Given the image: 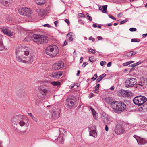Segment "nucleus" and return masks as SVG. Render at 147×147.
<instances>
[{"instance_id":"nucleus-1","label":"nucleus","mask_w":147,"mask_h":147,"mask_svg":"<svg viewBox=\"0 0 147 147\" xmlns=\"http://www.w3.org/2000/svg\"><path fill=\"white\" fill-rule=\"evenodd\" d=\"M29 48L26 46L18 47L16 51V59L18 62L24 63L31 64L35 59L34 55L26 57L29 54Z\"/></svg>"},{"instance_id":"nucleus-2","label":"nucleus","mask_w":147,"mask_h":147,"mask_svg":"<svg viewBox=\"0 0 147 147\" xmlns=\"http://www.w3.org/2000/svg\"><path fill=\"white\" fill-rule=\"evenodd\" d=\"M111 107L112 110L116 112L121 113L126 109V105L123 102H113L110 103Z\"/></svg>"},{"instance_id":"nucleus-3","label":"nucleus","mask_w":147,"mask_h":147,"mask_svg":"<svg viewBox=\"0 0 147 147\" xmlns=\"http://www.w3.org/2000/svg\"><path fill=\"white\" fill-rule=\"evenodd\" d=\"M22 117V116L20 115L16 116L13 118L12 124L16 130H18L17 126H19V125L21 127L24 125L26 126L27 127H28V125L26 124L25 120L23 119Z\"/></svg>"},{"instance_id":"nucleus-4","label":"nucleus","mask_w":147,"mask_h":147,"mask_svg":"<svg viewBox=\"0 0 147 147\" xmlns=\"http://www.w3.org/2000/svg\"><path fill=\"white\" fill-rule=\"evenodd\" d=\"M58 52V47L55 45H50L45 50V53L52 57H55Z\"/></svg>"},{"instance_id":"nucleus-5","label":"nucleus","mask_w":147,"mask_h":147,"mask_svg":"<svg viewBox=\"0 0 147 147\" xmlns=\"http://www.w3.org/2000/svg\"><path fill=\"white\" fill-rule=\"evenodd\" d=\"M34 42L40 44L47 43L48 42V38L43 35L34 34L33 36Z\"/></svg>"},{"instance_id":"nucleus-6","label":"nucleus","mask_w":147,"mask_h":147,"mask_svg":"<svg viewBox=\"0 0 147 147\" xmlns=\"http://www.w3.org/2000/svg\"><path fill=\"white\" fill-rule=\"evenodd\" d=\"M147 100V98L146 97L140 95L135 97L133 100V102L136 105L140 106L142 105Z\"/></svg>"},{"instance_id":"nucleus-7","label":"nucleus","mask_w":147,"mask_h":147,"mask_svg":"<svg viewBox=\"0 0 147 147\" xmlns=\"http://www.w3.org/2000/svg\"><path fill=\"white\" fill-rule=\"evenodd\" d=\"M137 82L136 80L132 78L127 79L125 82V86L127 88L133 87Z\"/></svg>"},{"instance_id":"nucleus-8","label":"nucleus","mask_w":147,"mask_h":147,"mask_svg":"<svg viewBox=\"0 0 147 147\" xmlns=\"http://www.w3.org/2000/svg\"><path fill=\"white\" fill-rule=\"evenodd\" d=\"M133 137L137 140L138 144L141 145L147 144V138H142L136 135H134Z\"/></svg>"},{"instance_id":"nucleus-9","label":"nucleus","mask_w":147,"mask_h":147,"mask_svg":"<svg viewBox=\"0 0 147 147\" xmlns=\"http://www.w3.org/2000/svg\"><path fill=\"white\" fill-rule=\"evenodd\" d=\"M18 11L19 14L22 15L29 16L31 14V9L26 7L19 9Z\"/></svg>"},{"instance_id":"nucleus-10","label":"nucleus","mask_w":147,"mask_h":147,"mask_svg":"<svg viewBox=\"0 0 147 147\" xmlns=\"http://www.w3.org/2000/svg\"><path fill=\"white\" fill-rule=\"evenodd\" d=\"M1 29L3 32L7 35L10 37L13 36L14 33L11 32L8 27L3 26L1 27Z\"/></svg>"},{"instance_id":"nucleus-11","label":"nucleus","mask_w":147,"mask_h":147,"mask_svg":"<svg viewBox=\"0 0 147 147\" xmlns=\"http://www.w3.org/2000/svg\"><path fill=\"white\" fill-rule=\"evenodd\" d=\"M16 94L18 97L20 99L24 98L26 94L25 90L23 88H21L17 90Z\"/></svg>"},{"instance_id":"nucleus-12","label":"nucleus","mask_w":147,"mask_h":147,"mask_svg":"<svg viewBox=\"0 0 147 147\" xmlns=\"http://www.w3.org/2000/svg\"><path fill=\"white\" fill-rule=\"evenodd\" d=\"M115 131L117 134L119 135L123 133L125 130L121 125L117 123L116 126Z\"/></svg>"},{"instance_id":"nucleus-13","label":"nucleus","mask_w":147,"mask_h":147,"mask_svg":"<svg viewBox=\"0 0 147 147\" xmlns=\"http://www.w3.org/2000/svg\"><path fill=\"white\" fill-rule=\"evenodd\" d=\"M64 66L63 63L61 61H58L54 64L52 66V68L55 70H59L63 67Z\"/></svg>"},{"instance_id":"nucleus-14","label":"nucleus","mask_w":147,"mask_h":147,"mask_svg":"<svg viewBox=\"0 0 147 147\" xmlns=\"http://www.w3.org/2000/svg\"><path fill=\"white\" fill-rule=\"evenodd\" d=\"M74 96H70L67 99V105L69 106H70L69 107H71L74 105V102L75 100L74 99Z\"/></svg>"},{"instance_id":"nucleus-15","label":"nucleus","mask_w":147,"mask_h":147,"mask_svg":"<svg viewBox=\"0 0 147 147\" xmlns=\"http://www.w3.org/2000/svg\"><path fill=\"white\" fill-rule=\"evenodd\" d=\"M101 117L102 120L105 124L110 123L111 121V119L107 115H105V116L102 115Z\"/></svg>"},{"instance_id":"nucleus-16","label":"nucleus","mask_w":147,"mask_h":147,"mask_svg":"<svg viewBox=\"0 0 147 147\" xmlns=\"http://www.w3.org/2000/svg\"><path fill=\"white\" fill-rule=\"evenodd\" d=\"M62 75V72L61 71L54 72L51 73L50 76L51 77L55 78H58Z\"/></svg>"},{"instance_id":"nucleus-17","label":"nucleus","mask_w":147,"mask_h":147,"mask_svg":"<svg viewBox=\"0 0 147 147\" xmlns=\"http://www.w3.org/2000/svg\"><path fill=\"white\" fill-rule=\"evenodd\" d=\"M38 90L39 92L42 95L45 96L47 95L49 91L46 89L43 88L42 87L38 86Z\"/></svg>"},{"instance_id":"nucleus-18","label":"nucleus","mask_w":147,"mask_h":147,"mask_svg":"<svg viewBox=\"0 0 147 147\" xmlns=\"http://www.w3.org/2000/svg\"><path fill=\"white\" fill-rule=\"evenodd\" d=\"M12 1V0H0V3L4 6H7L9 5Z\"/></svg>"},{"instance_id":"nucleus-19","label":"nucleus","mask_w":147,"mask_h":147,"mask_svg":"<svg viewBox=\"0 0 147 147\" xmlns=\"http://www.w3.org/2000/svg\"><path fill=\"white\" fill-rule=\"evenodd\" d=\"M59 116V113L55 111H53L52 114V117L54 120L57 119Z\"/></svg>"},{"instance_id":"nucleus-20","label":"nucleus","mask_w":147,"mask_h":147,"mask_svg":"<svg viewBox=\"0 0 147 147\" xmlns=\"http://www.w3.org/2000/svg\"><path fill=\"white\" fill-rule=\"evenodd\" d=\"M3 36L0 34V51L3 50L5 48L3 44Z\"/></svg>"},{"instance_id":"nucleus-21","label":"nucleus","mask_w":147,"mask_h":147,"mask_svg":"<svg viewBox=\"0 0 147 147\" xmlns=\"http://www.w3.org/2000/svg\"><path fill=\"white\" fill-rule=\"evenodd\" d=\"M107 6L106 5H105L103 6H100L99 7V9L100 10H103V11H102V12L104 13H106V12L107 11Z\"/></svg>"},{"instance_id":"nucleus-22","label":"nucleus","mask_w":147,"mask_h":147,"mask_svg":"<svg viewBox=\"0 0 147 147\" xmlns=\"http://www.w3.org/2000/svg\"><path fill=\"white\" fill-rule=\"evenodd\" d=\"M89 133L90 135L93 136L94 137H95L97 136V133L94 130H90Z\"/></svg>"},{"instance_id":"nucleus-23","label":"nucleus","mask_w":147,"mask_h":147,"mask_svg":"<svg viewBox=\"0 0 147 147\" xmlns=\"http://www.w3.org/2000/svg\"><path fill=\"white\" fill-rule=\"evenodd\" d=\"M121 95L122 96H124L125 94H128L129 95L131 94V93L130 91L126 90H121Z\"/></svg>"},{"instance_id":"nucleus-24","label":"nucleus","mask_w":147,"mask_h":147,"mask_svg":"<svg viewBox=\"0 0 147 147\" xmlns=\"http://www.w3.org/2000/svg\"><path fill=\"white\" fill-rule=\"evenodd\" d=\"M106 76V74H104L100 76L96 80V82L98 83Z\"/></svg>"},{"instance_id":"nucleus-25","label":"nucleus","mask_w":147,"mask_h":147,"mask_svg":"<svg viewBox=\"0 0 147 147\" xmlns=\"http://www.w3.org/2000/svg\"><path fill=\"white\" fill-rule=\"evenodd\" d=\"M36 3L38 5H41L45 3V0H35Z\"/></svg>"},{"instance_id":"nucleus-26","label":"nucleus","mask_w":147,"mask_h":147,"mask_svg":"<svg viewBox=\"0 0 147 147\" xmlns=\"http://www.w3.org/2000/svg\"><path fill=\"white\" fill-rule=\"evenodd\" d=\"M60 134L59 136H63V134L66 132V131L63 129L60 128L59 129Z\"/></svg>"},{"instance_id":"nucleus-27","label":"nucleus","mask_w":147,"mask_h":147,"mask_svg":"<svg viewBox=\"0 0 147 147\" xmlns=\"http://www.w3.org/2000/svg\"><path fill=\"white\" fill-rule=\"evenodd\" d=\"M72 33H69L67 35V37L68 38V39L70 41H72L73 40L72 35Z\"/></svg>"},{"instance_id":"nucleus-28","label":"nucleus","mask_w":147,"mask_h":147,"mask_svg":"<svg viewBox=\"0 0 147 147\" xmlns=\"http://www.w3.org/2000/svg\"><path fill=\"white\" fill-rule=\"evenodd\" d=\"M131 52H129L126 53L124 57L125 58H127L128 59L130 58L131 57Z\"/></svg>"},{"instance_id":"nucleus-29","label":"nucleus","mask_w":147,"mask_h":147,"mask_svg":"<svg viewBox=\"0 0 147 147\" xmlns=\"http://www.w3.org/2000/svg\"><path fill=\"white\" fill-rule=\"evenodd\" d=\"M54 86H59L60 85V83L59 82H51Z\"/></svg>"},{"instance_id":"nucleus-30","label":"nucleus","mask_w":147,"mask_h":147,"mask_svg":"<svg viewBox=\"0 0 147 147\" xmlns=\"http://www.w3.org/2000/svg\"><path fill=\"white\" fill-rule=\"evenodd\" d=\"M28 115L30 116L32 118V119L33 120L35 121L36 122L38 120L36 118V117L33 115L31 113H28Z\"/></svg>"},{"instance_id":"nucleus-31","label":"nucleus","mask_w":147,"mask_h":147,"mask_svg":"<svg viewBox=\"0 0 147 147\" xmlns=\"http://www.w3.org/2000/svg\"><path fill=\"white\" fill-rule=\"evenodd\" d=\"M63 137L62 136H59L57 138V140H59L61 143L63 144L64 142V140L63 138H62Z\"/></svg>"},{"instance_id":"nucleus-32","label":"nucleus","mask_w":147,"mask_h":147,"mask_svg":"<svg viewBox=\"0 0 147 147\" xmlns=\"http://www.w3.org/2000/svg\"><path fill=\"white\" fill-rule=\"evenodd\" d=\"M92 115L94 119H96L98 118V116L96 112L95 113L92 114Z\"/></svg>"},{"instance_id":"nucleus-33","label":"nucleus","mask_w":147,"mask_h":147,"mask_svg":"<svg viewBox=\"0 0 147 147\" xmlns=\"http://www.w3.org/2000/svg\"><path fill=\"white\" fill-rule=\"evenodd\" d=\"M139 40L137 39H132L131 40L132 42H139Z\"/></svg>"},{"instance_id":"nucleus-34","label":"nucleus","mask_w":147,"mask_h":147,"mask_svg":"<svg viewBox=\"0 0 147 147\" xmlns=\"http://www.w3.org/2000/svg\"><path fill=\"white\" fill-rule=\"evenodd\" d=\"M97 77V74H95L94 76L93 77L91 78L92 80H95Z\"/></svg>"},{"instance_id":"nucleus-35","label":"nucleus","mask_w":147,"mask_h":147,"mask_svg":"<svg viewBox=\"0 0 147 147\" xmlns=\"http://www.w3.org/2000/svg\"><path fill=\"white\" fill-rule=\"evenodd\" d=\"M129 30L131 32L135 31L136 30V29L135 28H131L129 29Z\"/></svg>"},{"instance_id":"nucleus-36","label":"nucleus","mask_w":147,"mask_h":147,"mask_svg":"<svg viewBox=\"0 0 147 147\" xmlns=\"http://www.w3.org/2000/svg\"><path fill=\"white\" fill-rule=\"evenodd\" d=\"M127 21V19L123 20L122 21H121L120 22V24L121 25L123 23H125V22H126Z\"/></svg>"},{"instance_id":"nucleus-37","label":"nucleus","mask_w":147,"mask_h":147,"mask_svg":"<svg viewBox=\"0 0 147 147\" xmlns=\"http://www.w3.org/2000/svg\"><path fill=\"white\" fill-rule=\"evenodd\" d=\"M87 19L90 21H91L92 20V17L89 15L87 16Z\"/></svg>"},{"instance_id":"nucleus-38","label":"nucleus","mask_w":147,"mask_h":147,"mask_svg":"<svg viewBox=\"0 0 147 147\" xmlns=\"http://www.w3.org/2000/svg\"><path fill=\"white\" fill-rule=\"evenodd\" d=\"M89 52L91 53L92 54H94L95 53V51L94 50L91 49L89 50Z\"/></svg>"},{"instance_id":"nucleus-39","label":"nucleus","mask_w":147,"mask_h":147,"mask_svg":"<svg viewBox=\"0 0 147 147\" xmlns=\"http://www.w3.org/2000/svg\"><path fill=\"white\" fill-rule=\"evenodd\" d=\"M89 40H92L93 42H94L95 41V39L94 38H93L92 36H90L89 38Z\"/></svg>"},{"instance_id":"nucleus-40","label":"nucleus","mask_w":147,"mask_h":147,"mask_svg":"<svg viewBox=\"0 0 147 147\" xmlns=\"http://www.w3.org/2000/svg\"><path fill=\"white\" fill-rule=\"evenodd\" d=\"M130 64L129 62H127L123 64V65L124 66H127Z\"/></svg>"},{"instance_id":"nucleus-41","label":"nucleus","mask_w":147,"mask_h":147,"mask_svg":"<svg viewBox=\"0 0 147 147\" xmlns=\"http://www.w3.org/2000/svg\"><path fill=\"white\" fill-rule=\"evenodd\" d=\"M100 86V84H97L96 85V86L95 87V90H98V89H99V86Z\"/></svg>"},{"instance_id":"nucleus-42","label":"nucleus","mask_w":147,"mask_h":147,"mask_svg":"<svg viewBox=\"0 0 147 147\" xmlns=\"http://www.w3.org/2000/svg\"><path fill=\"white\" fill-rule=\"evenodd\" d=\"M106 62L105 61H102L100 63V64L101 66H103L106 63Z\"/></svg>"},{"instance_id":"nucleus-43","label":"nucleus","mask_w":147,"mask_h":147,"mask_svg":"<svg viewBox=\"0 0 147 147\" xmlns=\"http://www.w3.org/2000/svg\"><path fill=\"white\" fill-rule=\"evenodd\" d=\"M92 113V114L95 113L96 112L94 110V109H93L92 107H90V108Z\"/></svg>"},{"instance_id":"nucleus-44","label":"nucleus","mask_w":147,"mask_h":147,"mask_svg":"<svg viewBox=\"0 0 147 147\" xmlns=\"http://www.w3.org/2000/svg\"><path fill=\"white\" fill-rule=\"evenodd\" d=\"M42 26H44V27H51V26L49 25L48 24H45Z\"/></svg>"},{"instance_id":"nucleus-45","label":"nucleus","mask_w":147,"mask_h":147,"mask_svg":"<svg viewBox=\"0 0 147 147\" xmlns=\"http://www.w3.org/2000/svg\"><path fill=\"white\" fill-rule=\"evenodd\" d=\"M109 16L111 18L114 20H116V19L114 17H113V16H112L111 15H109Z\"/></svg>"},{"instance_id":"nucleus-46","label":"nucleus","mask_w":147,"mask_h":147,"mask_svg":"<svg viewBox=\"0 0 147 147\" xmlns=\"http://www.w3.org/2000/svg\"><path fill=\"white\" fill-rule=\"evenodd\" d=\"M97 38L98 40H102L103 39V38L100 36H98L97 37Z\"/></svg>"},{"instance_id":"nucleus-47","label":"nucleus","mask_w":147,"mask_h":147,"mask_svg":"<svg viewBox=\"0 0 147 147\" xmlns=\"http://www.w3.org/2000/svg\"><path fill=\"white\" fill-rule=\"evenodd\" d=\"M88 64V63L86 62H84L83 63V64L82 65V66L83 67H84L86 65Z\"/></svg>"},{"instance_id":"nucleus-48","label":"nucleus","mask_w":147,"mask_h":147,"mask_svg":"<svg viewBox=\"0 0 147 147\" xmlns=\"http://www.w3.org/2000/svg\"><path fill=\"white\" fill-rule=\"evenodd\" d=\"M65 21L67 23V24H68V25H69V20L67 19H66L65 20Z\"/></svg>"},{"instance_id":"nucleus-49","label":"nucleus","mask_w":147,"mask_h":147,"mask_svg":"<svg viewBox=\"0 0 147 147\" xmlns=\"http://www.w3.org/2000/svg\"><path fill=\"white\" fill-rule=\"evenodd\" d=\"M112 63L111 62H109L107 65V66L108 67H109L111 66V65Z\"/></svg>"},{"instance_id":"nucleus-50","label":"nucleus","mask_w":147,"mask_h":147,"mask_svg":"<svg viewBox=\"0 0 147 147\" xmlns=\"http://www.w3.org/2000/svg\"><path fill=\"white\" fill-rule=\"evenodd\" d=\"M136 53H137V52H136L135 51H133L132 52H131V56H132L133 55H135L136 54Z\"/></svg>"},{"instance_id":"nucleus-51","label":"nucleus","mask_w":147,"mask_h":147,"mask_svg":"<svg viewBox=\"0 0 147 147\" xmlns=\"http://www.w3.org/2000/svg\"><path fill=\"white\" fill-rule=\"evenodd\" d=\"M78 16L80 17H84V15L83 14L81 13H79Z\"/></svg>"},{"instance_id":"nucleus-52","label":"nucleus","mask_w":147,"mask_h":147,"mask_svg":"<svg viewBox=\"0 0 147 147\" xmlns=\"http://www.w3.org/2000/svg\"><path fill=\"white\" fill-rule=\"evenodd\" d=\"M122 16V13H119L117 14V16L118 17H121Z\"/></svg>"},{"instance_id":"nucleus-53","label":"nucleus","mask_w":147,"mask_h":147,"mask_svg":"<svg viewBox=\"0 0 147 147\" xmlns=\"http://www.w3.org/2000/svg\"><path fill=\"white\" fill-rule=\"evenodd\" d=\"M91 57H89V60L91 62H93L94 61V60H91L90 59V58H91Z\"/></svg>"},{"instance_id":"nucleus-54","label":"nucleus","mask_w":147,"mask_h":147,"mask_svg":"<svg viewBox=\"0 0 147 147\" xmlns=\"http://www.w3.org/2000/svg\"><path fill=\"white\" fill-rule=\"evenodd\" d=\"M3 142L1 141H0V147H2Z\"/></svg>"},{"instance_id":"nucleus-55","label":"nucleus","mask_w":147,"mask_h":147,"mask_svg":"<svg viewBox=\"0 0 147 147\" xmlns=\"http://www.w3.org/2000/svg\"><path fill=\"white\" fill-rule=\"evenodd\" d=\"M105 130L106 131H108V127L107 125H106L105 126Z\"/></svg>"},{"instance_id":"nucleus-56","label":"nucleus","mask_w":147,"mask_h":147,"mask_svg":"<svg viewBox=\"0 0 147 147\" xmlns=\"http://www.w3.org/2000/svg\"><path fill=\"white\" fill-rule=\"evenodd\" d=\"M92 26L94 28H96L97 27V26L96 25V24H93L92 25Z\"/></svg>"},{"instance_id":"nucleus-57","label":"nucleus","mask_w":147,"mask_h":147,"mask_svg":"<svg viewBox=\"0 0 147 147\" xmlns=\"http://www.w3.org/2000/svg\"><path fill=\"white\" fill-rule=\"evenodd\" d=\"M83 61V57H81L80 60V63H81Z\"/></svg>"},{"instance_id":"nucleus-58","label":"nucleus","mask_w":147,"mask_h":147,"mask_svg":"<svg viewBox=\"0 0 147 147\" xmlns=\"http://www.w3.org/2000/svg\"><path fill=\"white\" fill-rule=\"evenodd\" d=\"M67 45V42H66V41H65L64 42V45H63V46H64V45Z\"/></svg>"},{"instance_id":"nucleus-59","label":"nucleus","mask_w":147,"mask_h":147,"mask_svg":"<svg viewBox=\"0 0 147 147\" xmlns=\"http://www.w3.org/2000/svg\"><path fill=\"white\" fill-rule=\"evenodd\" d=\"M80 73V71L79 70L77 71V76H79V74Z\"/></svg>"},{"instance_id":"nucleus-60","label":"nucleus","mask_w":147,"mask_h":147,"mask_svg":"<svg viewBox=\"0 0 147 147\" xmlns=\"http://www.w3.org/2000/svg\"><path fill=\"white\" fill-rule=\"evenodd\" d=\"M58 23V22L57 21H55L54 22V24L56 26H57V24Z\"/></svg>"},{"instance_id":"nucleus-61","label":"nucleus","mask_w":147,"mask_h":147,"mask_svg":"<svg viewBox=\"0 0 147 147\" xmlns=\"http://www.w3.org/2000/svg\"><path fill=\"white\" fill-rule=\"evenodd\" d=\"M114 86H112V87H111L110 88V89L111 90H114Z\"/></svg>"},{"instance_id":"nucleus-62","label":"nucleus","mask_w":147,"mask_h":147,"mask_svg":"<svg viewBox=\"0 0 147 147\" xmlns=\"http://www.w3.org/2000/svg\"><path fill=\"white\" fill-rule=\"evenodd\" d=\"M147 36V33L143 34L142 36L143 37H145Z\"/></svg>"},{"instance_id":"nucleus-63","label":"nucleus","mask_w":147,"mask_h":147,"mask_svg":"<svg viewBox=\"0 0 147 147\" xmlns=\"http://www.w3.org/2000/svg\"><path fill=\"white\" fill-rule=\"evenodd\" d=\"M96 91H97V90H94L93 91V92H94V93H97V92Z\"/></svg>"},{"instance_id":"nucleus-64","label":"nucleus","mask_w":147,"mask_h":147,"mask_svg":"<svg viewBox=\"0 0 147 147\" xmlns=\"http://www.w3.org/2000/svg\"><path fill=\"white\" fill-rule=\"evenodd\" d=\"M112 25V24L111 23H109L108 24L107 26H111Z\"/></svg>"}]
</instances>
